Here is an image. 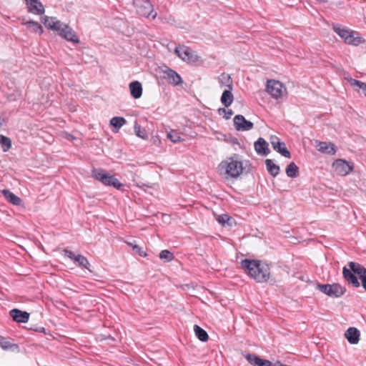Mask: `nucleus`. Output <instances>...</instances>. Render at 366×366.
Masks as SVG:
<instances>
[{"label":"nucleus","instance_id":"nucleus-20","mask_svg":"<svg viewBox=\"0 0 366 366\" xmlns=\"http://www.w3.org/2000/svg\"><path fill=\"white\" fill-rule=\"evenodd\" d=\"M129 90L131 96L134 99H139L142 95V86L138 81H132L129 85Z\"/></svg>","mask_w":366,"mask_h":366},{"label":"nucleus","instance_id":"nucleus-10","mask_svg":"<svg viewBox=\"0 0 366 366\" xmlns=\"http://www.w3.org/2000/svg\"><path fill=\"white\" fill-rule=\"evenodd\" d=\"M234 126L237 131H249L252 129L254 124L252 122L247 120L243 115L237 114L234 119Z\"/></svg>","mask_w":366,"mask_h":366},{"label":"nucleus","instance_id":"nucleus-19","mask_svg":"<svg viewBox=\"0 0 366 366\" xmlns=\"http://www.w3.org/2000/svg\"><path fill=\"white\" fill-rule=\"evenodd\" d=\"M360 331L355 327H349L345 332V337L352 345L358 343L360 340Z\"/></svg>","mask_w":366,"mask_h":366},{"label":"nucleus","instance_id":"nucleus-25","mask_svg":"<svg viewBox=\"0 0 366 366\" xmlns=\"http://www.w3.org/2000/svg\"><path fill=\"white\" fill-rule=\"evenodd\" d=\"M265 165L268 172L272 177H274L279 174L280 171V167L277 164H274L272 159H267L265 160Z\"/></svg>","mask_w":366,"mask_h":366},{"label":"nucleus","instance_id":"nucleus-43","mask_svg":"<svg viewBox=\"0 0 366 366\" xmlns=\"http://www.w3.org/2000/svg\"><path fill=\"white\" fill-rule=\"evenodd\" d=\"M32 330L38 332L46 333V329L43 327H36L35 328H32Z\"/></svg>","mask_w":366,"mask_h":366},{"label":"nucleus","instance_id":"nucleus-24","mask_svg":"<svg viewBox=\"0 0 366 366\" xmlns=\"http://www.w3.org/2000/svg\"><path fill=\"white\" fill-rule=\"evenodd\" d=\"M218 83L221 87L227 86L232 89V80L229 74L222 73L218 76Z\"/></svg>","mask_w":366,"mask_h":366},{"label":"nucleus","instance_id":"nucleus-6","mask_svg":"<svg viewBox=\"0 0 366 366\" xmlns=\"http://www.w3.org/2000/svg\"><path fill=\"white\" fill-rule=\"evenodd\" d=\"M133 5L137 13L143 17L154 19L157 17V12L154 11L153 5L149 0H132Z\"/></svg>","mask_w":366,"mask_h":366},{"label":"nucleus","instance_id":"nucleus-47","mask_svg":"<svg viewBox=\"0 0 366 366\" xmlns=\"http://www.w3.org/2000/svg\"><path fill=\"white\" fill-rule=\"evenodd\" d=\"M3 122H4V119H2L1 117H0V127H1L2 124H3Z\"/></svg>","mask_w":366,"mask_h":366},{"label":"nucleus","instance_id":"nucleus-35","mask_svg":"<svg viewBox=\"0 0 366 366\" xmlns=\"http://www.w3.org/2000/svg\"><path fill=\"white\" fill-rule=\"evenodd\" d=\"M159 258L165 262H169L174 259V254L168 249L162 250L159 255Z\"/></svg>","mask_w":366,"mask_h":366},{"label":"nucleus","instance_id":"nucleus-40","mask_svg":"<svg viewBox=\"0 0 366 366\" xmlns=\"http://www.w3.org/2000/svg\"><path fill=\"white\" fill-rule=\"evenodd\" d=\"M133 250L141 257L147 256L146 252L141 247L137 244H134L133 247Z\"/></svg>","mask_w":366,"mask_h":366},{"label":"nucleus","instance_id":"nucleus-45","mask_svg":"<svg viewBox=\"0 0 366 366\" xmlns=\"http://www.w3.org/2000/svg\"><path fill=\"white\" fill-rule=\"evenodd\" d=\"M362 287L366 291V279L365 280L361 281Z\"/></svg>","mask_w":366,"mask_h":366},{"label":"nucleus","instance_id":"nucleus-23","mask_svg":"<svg viewBox=\"0 0 366 366\" xmlns=\"http://www.w3.org/2000/svg\"><path fill=\"white\" fill-rule=\"evenodd\" d=\"M0 347L4 350H19V347L17 344L11 343L7 338L0 335Z\"/></svg>","mask_w":366,"mask_h":366},{"label":"nucleus","instance_id":"nucleus-15","mask_svg":"<svg viewBox=\"0 0 366 366\" xmlns=\"http://www.w3.org/2000/svg\"><path fill=\"white\" fill-rule=\"evenodd\" d=\"M9 315L13 320L17 323H26L29 320V313L19 309H13L10 310Z\"/></svg>","mask_w":366,"mask_h":366},{"label":"nucleus","instance_id":"nucleus-22","mask_svg":"<svg viewBox=\"0 0 366 366\" xmlns=\"http://www.w3.org/2000/svg\"><path fill=\"white\" fill-rule=\"evenodd\" d=\"M2 193L4 197L6 199L8 202L15 206H20L22 203V200L20 197L14 194L13 192L9 191V189H4Z\"/></svg>","mask_w":366,"mask_h":366},{"label":"nucleus","instance_id":"nucleus-38","mask_svg":"<svg viewBox=\"0 0 366 366\" xmlns=\"http://www.w3.org/2000/svg\"><path fill=\"white\" fill-rule=\"evenodd\" d=\"M48 25V29H51V30H53V31H58V34L61 31V30H62L63 27L62 26V23L57 20L56 19L54 20V22H52V24H47Z\"/></svg>","mask_w":366,"mask_h":366},{"label":"nucleus","instance_id":"nucleus-8","mask_svg":"<svg viewBox=\"0 0 366 366\" xmlns=\"http://www.w3.org/2000/svg\"><path fill=\"white\" fill-rule=\"evenodd\" d=\"M266 90L273 98L277 99L283 96L286 89L280 81L269 79L267 80Z\"/></svg>","mask_w":366,"mask_h":366},{"label":"nucleus","instance_id":"nucleus-13","mask_svg":"<svg viewBox=\"0 0 366 366\" xmlns=\"http://www.w3.org/2000/svg\"><path fill=\"white\" fill-rule=\"evenodd\" d=\"M24 1L29 13L36 15H41L44 13V6L39 0H24Z\"/></svg>","mask_w":366,"mask_h":366},{"label":"nucleus","instance_id":"nucleus-12","mask_svg":"<svg viewBox=\"0 0 366 366\" xmlns=\"http://www.w3.org/2000/svg\"><path fill=\"white\" fill-rule=\"evenodd\" d=\"M244 357L252 366H274L273 362L262 359L253 353H247Z\"/></svg>","mask_w":366,"mask_h":366},{"label":"nucleus","instance_id":"nucleus-16","mask_svg":"<svg viewBox=\"0 0 366 366\" xmlns=\"http://www.w3.org/2000/svg\"><path fill=\"white\" fill-rule=\"evenodd\" d=\"M255 152L262 156H267L269 154L270 150L269 144L262 137H259L254 144Z\"/></svg>","mask_w":366,"mask_h":366},{"label":"nucleus","instance_id":"nucleus-29","mask_svg":"<svg viewBox=\"0 0 366 366\" xmlns=\"http://www.w3.org/2000/svg\"><path fill=\"white\" fill-rule=\"evenodd\" d=\"M194 331L197 337L202 342H207L209 336L207 332L197 325H194Z\"/></svg>","mask_w":366,"mask_h":366},{"label":"nucleus","instance_id":"nucleus-26","mask_svg":"<svg viewBox=\"0 0 366 366\" xmlns=\"http://www.w3.org/2000/svg\"><path fill=\"white\" fill-rule=\"evenodd\" d=\"M24 24L34 33L41 34L44 32L43 27L37 21H28L24 22Z\"/></svg>","mask_w":366,"mask_h":366},{"label":"nucleus","instance_id":"nucleus-36","mask_svg":"<svg viewBox=\"0 0 366 366\" xmlns=\"http://www.w3.org/2000/svg\"><path fill=\"white\" fill-rule=\"evenodd\" d=\"M350 82L352 86H358L359 89L362 90V92L364 94V95L366 97V83L352 78L350 79Z\"/></svg>","mask_w":366,"mask_h":366},{"label":"nucleus","instance_id":"nucleus-44","mask_svg":"<svg viewBox=\"0 0 366 366\" xmlns=\"http://www.w3.org/2000/svg\"><path fill=\"white\" fill-rule=\"evenodd\" d=\"M226 110L227 109L225 108H219L218 109V113H219V114H225Z\"/></svg>","mask_w":366,"mask_h":366},{"label":"nucleus","instance_id":"nucleus-32","mask_svg":"<svg viewBox=\"0 0 366 366\" xmlns=\"http://www.w3.org/2000/svg\"><path fill=\"white\" fill-rule=\"evenodd\" d=\"M0 144L4 152H7L11 147V140L10 138L0 134Z\"/></svg>","mask_w":366,"mask_h":366},{"label":"nucleus","instance_id":"nucleus-39","mask_svg":"<svg viewBox=\"0 0 366 366\" xmlns=\"http://www.w3.org/2000/svg\"><path fill=\"white\" fill-rule=\"evenodd\" d=\"M56 19V17H49V16H44L43 17H41V22L44 24V25L48 28V24H52V22L54 21V20Z\"/></svg>","mask_w":366,"mask_h":366},{"label":"nucleus","instance_id":"nucleus-3","mask_svg":"<svg viewBox=\"0 0 366 366\" xmlns=\"http://www.w3.org/2000/svg\"><path fill=\"white\" fill-rule=\"evenodd\" d=\"M219 173L227 175L232 178L238 177L243 170L242 162L238 159L237 156L228 157L222 161L218 166Z\"/></svg>","mask_w":366,"mask_h":366},{"label":"nucleus","instance_id":"nucleus-11","mask_svg":"<svg viewBox=\"0 0 366 366\" xmlns=\"http://www.w3.org/2000/svg\"><path fill=\"white\" fill-rule=\"evenodd\" d=\"M163 78L166 79L169 84L177 86L183 83L182 77L174 70L167 67L166 69L163 71Z\"/></svg>","mask_w":366,"mask_h":366},{"label":"nucleus","instance_id":"nucleus-21","mask_svg":"<svg viewBox=\"0 0 366 366\" xmlns=\"http://www.w3.org/2000/svg\"><path fill=\"white\" fill-rule=\"evenodd\" d=\"M175 53L177 55L184 61H190L192 59V54L188 47L184 46H176Z\"/></svg>","mask_w":366,"mask_h":366},{"label":"nucleus","instance_id":"nucleus-42","mask_svg":"<svg viewBox=\"0 0 366 366\" xmlns=\"http://www.w3.org/2000/svg\"><path fill=\"white\" fill-rule=\"evenodd\" d=\"M232 114H233V112H232V109H227V110H226V112H225V114H224V118L225 119H230V118H231V117L232 116Z\"/></svg>","mask_w":366,"mask_h":366},{"label":"nucleus","instance_id":"nucleus-34","mask_svg":"<svg viewBox=\"0 0 366 366\" xmlns=\"http://www.w3.org/2000/svg\"><path fill=\"white\" fill-rule=\"evenodd\" d=\"M134 132L137 136L142 138V139H147L148 138V135L147 131L144 129H142L141 126L135 122Z\"/></svg>","mask_w":366,"mask_h":366},{"label":"nucleus","instance_id":"nucleus-30","mask_svg":"<svg viewBox=\"0 0 366 366\" xmlns=\"http://www.w3.org/2000/svg\"><path fill=\"white\" fill-rule=\"evenodd\" d=\"M286 174L290 178L297 177L299 174L298 167L294 162L290 163L286 168Z\"/></svg>","mask_w":366,"mask_h":366},{"label":"nucleus","instance_id":"nucleus-4","mask_svg":"<svg viewBox=\"0 0 366 366\" xmlns=\"http://www.w3.org/2000/svg\"><path fill=\"white\" fill-rule=\"evenodd\" d=\"M332 29L346 44L357 46L364 41V39L360 36L357 32L344 27L340 24H333Z\"/></svg>","mask_w":366,"mask_h":366},{"label":"nucleus","instance_id":"nucleus-27","mask_svg":"<svg viewBox=\"0 0 366 366\" xmlns=\"http://www.w3.org/2000/svg\"><path fill=\"white\" fill-rule=\"evenodd\" d=\"M220 100L225 107H229L234 100V97L231 91L225 89L222 94Z\"/></svg>","mask_w":366,"mask_h":366},{"label":"nucleus","instance_id":"nucleus-28","mask_svg":"<svg viewBox=\"0 0 366 366\" xmlns=\"http://www.w3.org/2000/svg\"><path fill=\"white\" fill-rule=\"evenodd\" d=\"M74 262L78 266L85 268L89 271H91L89 267L90 263L88 261L87 258L81 254H76V258L74 260Z\"/></svg>","mask_w":366,"mask_h":366},{"label":"nucleus","instance_id":"nucleus-17","mask_svg":"<svg viewBox=\"0 0 366 366\" xmlns=\"http://www.w3.org/2000/svg\"><path fill=\"white\" fill-rule=\"evenodd\" d=\"M59 35L65 39L69 41H71L74 43H79V40L76 36L75 31L72 28L66 24L64 25L62 30L59 33Z\"/></svg>","mask_w":366,"mask_h":366},{"label":"nucleus","instance_id":"nucleus-5","mask_svg":"<svg viewBox=\"0 0 366 366\" xmlns=\"http://www.w3.org/2000/svg\"><path fill=\"white\" fill-rule=\"evenodd\" d=\"M316 289L323 294L332 297L339 298L346 292L345 287L339 283L330 284H317Z\"/></svg>","mask_w":366,"mask_h":366},{"label":"nucleus","instance_id":"nucleus-9","mask_svg":"<svg viewBox=\"0 0 366 366\" xmlns=\"http://www.w3.org/2000/svg\"><path fill=\"white\" fill-rule=\"evenodd\" d=\"M335 172L341 176H346L353 169V164L342 159H338L332 164Z\"/></svg>","mask_w":366,"mask_h":366},{"label":"nucleus","instance_id":"nucleus-37","mask_svg":"<svg viewBox=\"0 0 366 366\" xmlns=\"http://www.w3.org/2000/svg\"><path fill=\"white\" fill-rule=\"evenodd\" d=\"M217 220L219 224H221L223 226H224L225 224L231 225L229 221L232 220V217L227 214H222L218 216Z\"/></svg>","mask_w":366,"mask_h":366},{"label":"nucleus","instance_id":"nucleus-1","mask_svg":"<svg viewBox=\"0 0 366 366\" xmlns=\"http://www.w3.org/2000/svg\"><path fill=\"white\" fill-rule=\"evenodd\" d=\"M244 272L258 283L267 282L270 277L268 264L258 259H244L241 262Z\"/></svg>","mask_w":366,"mask_h":366},{"label":"nucleus","instance_id":"nucleus-7","mask_svg":"<svg viewBox=\"0 0 366 366\" xmlns=\"http://www.w3.org/2000/svg\"><path fill=\"white\" fill-rule=\"evenodd\" d=\"M92 177L107 186L120 189L123 184L114 175H109L104 169H94Z\"/></svg>","mask_w":366,"mask_h":366},{"label":"nucleus","instance_id":"nucleus-41","mask_svg":"<svg viewBox=\"0 0 366 366\" xmlns=\"http://www.w3.org/2000/svg\"><path fill=\"white\" fill-rule=\"evenodd\" d=\"M63 253H64V255L65 257H67L68 258H69L73 262H74V259L76 257V254H75L73 252H71V250H69L68 249H64L63 250Z\"/></svg>","mask_w":366,"mask_h":366},{"label":"nucleus","instance_id":"nucleus-33","mask_svg":"<svg viewBox=\"0 0 366 366\" xmlns=\"http://www.w3.org/2000/svg\"><path fill=\"white\" fill-rule=\"evenodd\" d=\"M167 138L174 143L182 142L184 139L181 137L180 133L176 130H171L167 132Z\"/></svg>","mask_w":366,"mask_h":366},{"label":"nucleus","instance_id":"nucleus-14","mask_svg":"<svg viewBox=\"0 0 366 366\" xmlns=\"http://www.w3.org/2000/svg\"><path fill=\"white\" fill-rule=\"evenodd\" d=\"M271 144L272 148L283 157L286 158L291 157V153L286 147L285 143L280 142L277 137L272 139Z\"/></svg>","mask_w":366,"mask_h":366},{"label":"nucleus","instance_id":"nucleus-46","mask_svg":"<svg viewBox=\"0 0 366 366\" xmlns=\"http://www.w3.org/2000/svg\"><path fill=\"white\" fill-rule=\"evenodd\" d=\"M274 366H287L286 365H283L280 361H277L275 363H274Z\"/></svg>","mask_w":366,"mask_h":366},{"label":"nucleus","instance_id":"nucleus-48","mask_svg":"<svg viewBox=\"0 0 366 366\" xmlns=\"http://www.w3.org/2000/svg\"><path fill=\"white\" fill-rule=\"evenodd\" d=\"M129 244L131 246V247H134V245H133L132 243H129Z\"/></svg>","mask_w":366,"mask_h":366},{"label":"nucleus","instance_id":"nucleus-18","mask_svg":"<svg viewBox=\"0 0 366 366\" xmlns=\"http://www.w3.org/2000/svg\"><path fill=\"white\" fill-rule=\"evenodd\" d=\"M316 147L324 154L332 155L336 152L335 145L332 142L316 141Z\"/></svg>","mask_w":366,"mask_h":366},{"label":"nucleus","instance_id":"nucleus-31","mask_svg":"<svg viewBox=\"0 0 366 366\" xmlns=\"http://www.w3.org/2000/svg\"><path fill=\"white\" fill-rule=\"evenodd\" d=\"M127 123V120L122 117H114L110 119V125L119 130L123 125Z\"/></svg>","mask_w":366,"mask_h":366},{"label":"nucleus","instance_id":"nucleus-2","mask_svg":"<svg viewBox=\"0 0 366 366\" xmlns=\"http://www.w3.org/2000/svg\"><path fill=\"white\" fill-rule=\"evenodd\" d=\"M348 266L350 268L345 266L342 268L343 278L353 287H359L360 283L355 274L359 276L361 281L366 280V268L355 262H348Z\"/></svg>","mask_w":366,"mask_h":366}]
</instances>
